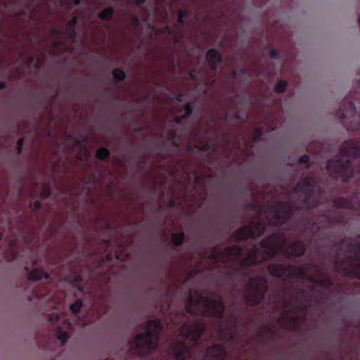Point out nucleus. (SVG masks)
Returning a JSON list of instances; mask_svg holds the SVG:
<instances>
[{"label": "nucleus", "mask_w": 360, "mask_h": 360, "mask_svg": "<svg viewBox=\"0 0 360 360\" xmlns=\"http://www.w3.org/2000/svg\"><path fill=\"white\" fill-rule=\"evenodd\" d=\"M205 330L202 324L195 322L184 323L178 328L177 337L170 343L167 351L174 360H190L191 349L185 344L184 340L189 339L197 342Z\"/></svg>", "instance_id": "f257e3e1"}, {"label": "nucleus", "mask_w": 360, "mask_h": 360, "mask_svg": "<svg viewBox=\"0 0 360 360\" xmlns=\"http://www.w3.org/2000/svg\"><path fill=\"white\" fill-rule=\"evenodd\" d=\"M162 328L159 320L149 321L145 330L136 335L131 342V350L136 354L146 357L154 353L160 339L159 331Z\"/></svg>", "instance_id": "f03ea898"}, {"label": "nucleus", "mask_w": 360, "mask_h": 360, "mask_svg": "<svg viewBox=\"0 0 360 360\" xmlns=\"http://www.w3.org/2000/svg\"><path fill=\"white\" fill-rule=\"evenodd\" d=\"M185 307L188 312L206 316H220L223 311V304L219 300L207 298L197 292L189 294Z\"/></svg>", "instance_id": "7ed1b4c3"}, {"label": "nucleus", "mask_w": 360, "mask_h": 360, "mask_svg": "<svg viewBox=\"0 0 360 360\" xmlns=\"http://www.w3.org/2000/svg\"><path fill=\"white\" fill-rule=\"evenodd\" d=\"M283 245V240L281 236H272L264 241L259 247L255 248L245 259L244 264H252L269 258L274 256Z\"/></svg>", "instance_id": "20e7f679"}, {"label": "nucleus", "mask_w": 360, "mask_h": 360, "mask_svg": "<svg viewBox=\"0 0 360 360\" xmlns=\"http://www.w3.org/2000/svg\"><path fill=\"white\" fill-rule=\"evenodd\" d=\"M226 349L220 346L215 345L208 347L205 354V360H224L226 356Z\"/></svg>", "instance_id": "39448f33"}, {"label": "nucleus", "mask_w": 360, "mask_h": 360, "mask_svg": "<svg viewBox=\"0 0 360 360\" xmlns=\"http://www.w3.org/2000/svg\"><path fill=\"white\" fill-rule=\"evenodd\" d=\"M250 288L257 295L261 296L266 287V281L262 278L252 279L249 283Z\"/></svg>", "instance_id": "423d86ee"}, {"label": "nucleus", "mask_w": 360, "mask_h": 360, "mask_svg": "<svg viewBox=\"0 0 360 360\" xmlns=\"http://www.w3.org/2000/svg\"><path fill=\"white\" fill-rule=\"evenodd\" d=\"M268 271L270 274L274 276L278 277L283 275L292 276L290 268H285L281 265H271L268 267Z\"/></svg>", "instance_id": "0eeeda50"}, {"label": "nucleus", "mask_w": 360, "mask_h": 360, "mask_svg": "<svg viewBox=\"0 0 360 360\" xmlns=\"http://www.w3.org/2000/svg\"><path fill=\"white\" fill-rule=\"evenodd\" d=\"M206 58L210 67L213 68L220 63L221 56L217 50L211 49L207 53Z\"/></svg>", "instance_id": "6e6552de"}, {"label": "nucleus", "mask_w": 360, "mask_h": 360, "mask_svg": "<svg viewBox=\"0 0 360 360\" xmlns=\"http://www.w3.org/2000/svg\"><path fill=\"white\" fill-rule=\"evenodd\" d=\"M240 250L237 247L230 248L226 250L225 255L221 258H217L218 261H226L231 260L233 259L234 255H237L240 253Z\"/></svg>", "instance_id": "1a4fd4ad"}, {"label": "nucleus", "mask_w": 360, "mask_h": 360, "mask_svg": "<svg viewBox=\"0 0 360 360\" xmlns=\"http://www.w3.org/2000/svg\"><path fill=\"white\" fill-rule=\"evenodd\" d=\"M42 277L46 279L49 278V275L47 273H42L39 269H34L31 271L28 275V279L32 281H37L40 280Z\"/></svg>", "instance_id": "9d476101"}, {"label": "nucleus", "mask_w": 360, "mask_h": 360, "mask_svg": "<svg viewBox=\"0 0 360 360\" xmlns=\"http://www.w3.org/2000/svg\"><path fill=\"white\" fill-rule=\"evenodd\" d=\"M352 123L354 124L349 126V127L351 130H355L360 127V115L355 113L352 117Z\"/></svg>", "instance_id": "9b49d317"}, {"label": "nucleus", "mask_w": 360, "mask_h": 360, "mask_svg": "<svg viewBox=\"0 0 360 360\" xmlns=\"http://www.w3.org/2000/svg\"><path fill=\"white\" fill-rule=\"evenodd\" d=\"M112 15V9L111 8H107L103 11L99 16L103 20H108Z\"/></svg>", "instance_id": "f8f14e48"}, {"label": "nucleus", "mask_w": 360, "mask_h": 360, "mask_svg": "<svg viewBox=\"0 0 360 360\" xmlns=\"http://www.w3.org/2000/svg\"><path fill=\"white\" fill-rule=\"evenodd\" d=\"M82 304V302L77 300L74 304L70 305V309L72 313L76 314L79 311Z\"/></svg>", "instance_id": "ddd939ff"}, {"label": "nucleus", "mask_w": 360, "mask_h": 360, "mask_svg": "<svg viewBox=\"0 0 360 360\" xmlns=\"http://www.w3.org/2000/svg\"><path fill=\"white\" fill-rule=\"evenodd\" d=\"M112 75L113 77L117 81L122 80L125 77L124 72L119 69L115 70L112 72Z\"/></svg>", "instance_id": "4468645a"}, {"label": "nucleus", "mask_w": 360, "mask_h": 360, "mask_svg": "<svg viewBox=\"0 0 360 360\" xmlns=\"http://www.w3.org/2000/svg\"><path fill=\"white\" fill-rule=\"evenodd\" d=\"M287 86V82L285 81H280L277 83L275 86V90L276 92L280 93L284 91Z\"/></svg>", "instance_id": "2eb2a0df"}, {"label": "nucleus", "mask_w": 360, "mask_h": 360, "mask_svg": "<svg viewBox=\"0 0 360 360\" xmlns=\"http://www.w3.org/2000/svg\"><path fill=\"white\" fill-rule=\"evenodd\" d=\"M108 155V151L104 148H101L96 151V156L99 159H103L107 157Z\"/></svg>", "instance_id": "dca6fc26"}, {"label": "nucleus", "mask_w": 360, "mask_h": 360, "mask_svg": "<svg viewBox=\"0 0 360 360\" xmlns=\"http://www.w3.org/2000/svg\"><path fill=\"white\" fill-rule=\"evenodd\" d=\"M172 240L174 244L179 245L183 240V236L181 233H174L172 236Z\"/></svg>", "instance_id": "f3484780"}, {"label": "nucleus", "mask_w": 360, "mask_h": 360, "mask_svg": "<svg viewBox=\"0 0 360 360\" xmlns=\"http://www.w3.org/2000/svg\"><path fill=\"white\" fill-rule=\"evenodd\" d=\"M58 338L63 343L68 339V335L66 333L58 332L57 333Z\"/></svg>", "instance_id": "a211bd4d"}, {"label": "nucleus", "mask_w": 360, "mask_h": 360, "mask_svg": "<svg viewBox=\"0 0 360 360\" xmlns=\"http://www.w3.org/2000/svg\"><path fill=\"white\" fill-rule=\"evenodd\" d=\"M184 105H185V112H184V115L183 117L186 116L191 113V107H190L189 104L187 103H185Z\"/></svg>", "instance_id": "6ab92c4d"}, {"label": "nucleus", "mask_w": 360, "mask_h": 360, "mask_svg": "<svg viewBox=\"0 0 360 360\" xmlns=\"http://www.w3.org/2000/svg\"><path fill=\"white\" fill-rule=\"evenodd\" d=\"M259 233L257 232L256 228L253 230L250 231L247 234L246 236H258Z\"/></svg>", "instance_id": "aec40b11"}, {"label": "nucleus", "mask_w": 360, "mask_h": 360, "mask_svg": "<svg viewBox=\"0 0 360 360\" xmlns=\"http://www.w3.org/2000/svg\"><path fill=\"white\" fill-rule=\"evenodd\" d=\"M49 193H50V191H49V188H43V191H42V193H41V195L42 196L44 197H47L49 195Z\"/></svg>", "instance_id": "412c9836"}, {"label": "nucleus", "mask_w": 360, "mask_h": 360, "mask_svg": "<svg viewBox=\"0 0 360 360\" xmlns=\"http://www.w3.org/2000/svg\"><path fill=\"white\" fill-rule=\"evenodd\" d=\"M58 319V315L57 314H53L51 315V316L49 317V321L51 322L57 321Z\"/></svg>", "instance_id": "4be33fe9"}, {"label": "nucleus", "mask_w": 360, "mask_h": 360, "mask_svg": "<svg viewBox=\"0 0 360 360\" xmlns=\"http://www.w3.org/2000/svg\"><path fill=\"white\" fill-rule=\"evenodd\" d=\"M186 15V11L179 13V22L180 23H182V19H183V18H184Z\"/></svg>", "instance_id": "5701e85b"}, {"label": "nucleus", "mask_w": 360, "mask_h": 360, "mask_svg": "<svg viewBox=\"0 0 360 360\" xmlns=\"http://www.w3.org/2000/svg\"><path fill=\"white\" fill-rule=\"evenodd\" d=\"M309 160V157L307 156V155H304V156H302L300 157V161L302 163H305V162H307Z\"/></svg>", "instance_id": "b1692460"}, {"label": "nucleus", "mask_w": 360, "mask_h": 360, "mask_svg": "<svg viewBox=\"0 0 360 360\" xmlns=\"http://www.w3.org/2000/svg\"><path fill=\"white\" fill-rule=\"evenodd\" d=\"M22 142H23V141H22V139H19V140L18 141V142H17V146H18V152H20V150H21V148H22Z\"/></svg>", "instance_id": "393cba45"}, {"label": "nucleus", "mask_w": 360, "mask_h": 360, "mask_svg": "<svg viewBox=\"0 0 360 360\" xmlns=\"http://www.w3.org/2000/svg\"><path fill=\"white\" fill-rule=\"evenodd\" d=\"M269 56L271 58H276L277 56V53L275 50L271 49L269 52Z\"/></svg>", "instance_id": "a878e982"}, {"label": "nucleus", "mask_w": 360, "mask_h": 360, "mask_svg": "<svg viewBox=\"0 0 360 360\" xmlns=\"http://www.w3.org/2000/svg\"><path fill=\"white\" fill-rule=\"evenodd\" d=\"M77 22V19L75 18H72L70 21H69V24H71V25H73V24H75Z\"/></svg>", "instance_id": "bb28decb"}, {"label": "nucleus", "mask_w": 360, "mask_h": 360, "mask_svg": "<svg viewBox=\"0 0 360 360\" xmlns=\"http://www.w3.org/2000/svg\"><path fill=\"white\" fill-rule=\"evenodd\" d=\"M39 207V202H35L34 204V209H37Z\"/></svg>", "instance_id": "cd10ccee"}, {"label": "nucleus", "mask_w": 360, "mask_h": 360, "mask_svg": "<svg viewBox=\"0 0 360 360\" xmlns=\"http://www.w3.org/2000/svg\"><path fill=\"white\" fill-rule=\"evenodd\" d=\"M136 4H141L142 3L144 0H133Z\"/></svg>", "instance_id": "c85d7f7f"}, {"label": "nucleus", "mask_w": 360, "mask_h": 360, "mask_svg": "<svg viewBox=\"0 0 360 360\" xmlns=\"http://www.w3.org/2000/svg\"><path fill=\"white\" fill-rule=\"evenodd\" d=\"M75 5H77L79 4L80 0H73Z\"/></svg>", "instance_id": "c756f323"}, {"label": "nucleus", "mask_w": 360, "mask_h": 360, "mask_svg": "<svg viewBox=\"0 0 360 360\" xmlns=\"http://www.w3.org/2000/svg\"><path fill=\"white\" fill-rule=\"evenodd\" d=\"M181 95H178L176 97V99L177 101H181Z\"/></svg>", "instance_id": "7c9ffc66"}, {"label": "nucleus", "mask_w": 360, "mask_h": 360, "mask_svg": "<svg viewBox=\"0 0 360 360\" xmlns=\"http://www.w3.org/2000/svg\"><path fill=\"white\" fill-rule=\"evenodd\" d=\"M354 124V123H352V120L351 121V124L349 125H348V123H346V125H347V128L348 129H351L349 127Z\"/></svg>", "instance_id": "2f4dec72"}, {"label": "nucleus", "mask_w": 360, "mask_h": 360, "mask_svg": "<svg viewBox=\"0 0 360 360\" xmlns=\"http://www.w3.org/2000/svg\"><path fill=\"white\" fill-rule=\"evenodd\" d=\"M295 276H301V274L300 273H298V272H295L294 274Z\"/></svg>", "instance_id": "473e14b6"}, {"label": "nucleus", "mask_w": 360, "mask_h": 360, "mask_svg": "<svg viewBox=\"0 0 360 360\" xmlns=\"http://www.w3.org/2000/svg\"><path fill=\"white\" fill-rule=\"evenodd\" d=\"M74 35H75V33H74V32L71 33V34H70V37H71V38H73V37H74Z\"/></svg>", "instance_id": "72a5a7b5"}, {"label": "nucleus", "mask_w": 360, "mask_h": 360, "mask_svg": "<svg viewBox=\"0 0 360 360\" xmlns=\"http://www.w3.org/2000/svg\"><path fill=\"white\" fill-rule=\"evenodd\" d=\"M300 252H301V251L300 252H295L294 254L295 255H299V254H300Z\"/></svg>", "instance_id": "f704fd0d"}, {"label": "nucleus", "mask_w": 360, "mask_h": 360, "mask_svg": "<svg viewBox=\"0 0 360 360\" xmlns=\"http://www.w3.org/2000/svg\"><path fill=\"white\" fill-rule=\"evenodd\" d=\"M356 274L360 276V271L356 272Z\"/></svg>", "instance_id": "c9c22d12"}, {"label": "nucleus", "mask_w": 360, "mask_h": 360, "mask_svg": "<svg viewBox=\"0 0 360 360\" xmlns=\"http://www.w3.org/2000/svg\"><path fill=\"white\" fill-rule=\"evenodd\" d=\"M0 88H2V84H0Z\"/></svg>", "instance_id": "e433bc0d"}]
</instances>
